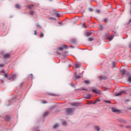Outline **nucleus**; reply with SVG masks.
<instances>
[{"label":"nucleus","mask_w":131,"mask_h":131,"mask_svg":"<svg viewBox=\"0 0 131 131\" xmlns=\"http://www.w3.org/2000/svg\"><path fill=\"white\" fill-rule=\"evenodd\" d=\"M100 11L99 10H97V11H96V13H97L98 14H99V13H100Z\"/></svg>","instance_id":"33"},{"label":"nucleus","mask_w":131,"mask_h":131,"mask_svg":"<svg viewBox=\"0 0 131 131\" xmlns=\"http://www.w3.org/2000/svg\"><path fill=\"white\" fill-rule=\"evenodd\" d=\"M128 82H131V76L129 77L128 79Z\"/></svg>","instance_id":"26"},{"label":"nucleus","mask_w":131,"mask_h":131,"mask_svg":"<svg viewBox=\"0 0 131 131\" xmlns=\"http://www.w3.org/2000/svg\"><path fill=\"white\" fill-rule=\"evenodd\" d=\"M127 110H131V107H127Z\"/></svg>","instance_id":"40"},{"label":"nucleus","mask_w":131,"mask_h":131,"mask_svg":"<svg viewBox=\"0 0 131 131\" xmlns=\"http://www.w3.org/2000/svg\"><path fill=\"white\" fill-rule=\"evenodd\" d=\"M71 67V65H70L69 67V68H70Z\"/></svg>","instance_id":"48"},{"label":"nucleus","mask_w":131,"mask_h":131,"mask_svg":"<svg viewBox=\"0 0 131 131\" xmlns=\"http://www.w3.org/2000/svg\"><path fill=\"white\" fill-rule=\"evenodd\" d=\"M30 14L31 15H33V14H34V12L33 11H31V12H30Z\"/></svg>","instance_id":"32"},{"label":"nucleus","mask_w":131,"mask_h":131,"mask_svg":"<svg viewBox=\"0 0 131 131\" xmlns=\"http://www.w3.org/2000/svg\"><path fill=\"white\" fill-rule=\"evenodd\" d=\"M92 35V32H87L86 33V36H91Z\"/></svg>","instance_id":"12"},{"label":"nucleus","mask_w":131,"mask_h":131,"mask_svg":"<svg viewBox=\"0 0 131 131\" xmlns=\"http://www.w3.org/2000/svg\"><path fill=\"white\" fill-rule=\"evenodd\" d=\"M5 66L4 64H0V67H4Z\"/></svg>","instance_id":"35"},{"label":"nucleus","mask_w":131,"mask_h":131,"mask_svg":"<svg viewBox=\"0 0 131 131\" xmlns=\"http://www.w3.org/2000/svg\"><path fill=\"white\" fill-rule=\"evenodd\" d=\"M0 56H1V58H2L3 60H8V59L11 58V53H7L5 51H1L0 52Z\"/></svg>","instance_id":"1"},{"label":"nucleus","mask_w":131,"mask_h":131,"mask_svg":"<svg viewBox=\"0 0 131 131\" xmlns=\"http://www.w3.org/2000/svg\"><path fill=\"white\" fill-rule=\"evenodd\" d=\"M10 119H11V117L10 116H6L5 117V120L6 121H9Z\"/></svg>","instance_id":"7"},{"label":"nucleus","mask_w":131,"mask_h":131,"mask_svg":"<svg viewBox=\"0 0 131 131\" xmlns=\"http://www.w3.org/2000/svg\"><path fill=\"white\" fill-rule=\"evenodd\" d=\"M130 22H131V19H130V20H129V23H130Z\"/></svg>","instance_id":"46"},{"label":"nucleus","mask_w":131,"mask_h":131,"mask_svg":"<svg viewBox=\"0 0 131 131\" xmlns=\"http://www.w3.org/2000/svg\"><path fill=\"white\" fill-rule=\"evenodd\" d=\"M42 104H47L48 102L46 100H42Z\"/></svg>","instance_id":"27"},{"label":"nucleus","mask_w":131,"mask_h":131,"mask_svg":"<svg viewBox=\"0 0 131 131\" xmlns=\"http://www.w3.org/2000/svg\"><path fill=\"white\" fill-rule=\"evenodd\" d=\"M82 26L84 27V28H86V27L85 26V23H83Z\"/></svg>","instance_id":"29"},{"label":"nucleus","mask_w":131,"mask_h":131,"mask_svg":"<svg viewBox=\"0 0 131 131\" xmlns=\"http://www.w3.org/2000/svg\"><path fill=\"white\" fill-rule=\"evenodd\" d=\"M59 126V125L58 124H56L53 126V128H57Z\"/></svg>","instance_id":"18"},{"label":"nucleus","mask_w":131,"mask_h":131,"mask_svg":"<svg viewBox=\"0 0 131 131\" xmlns=\"http://www.w3.org/2000/svg\"><path fill=\"white\" fill-rule=\"evenodd\" d=\"M71 105L72 106H78V103H72Z\"/></svg>","instance_id":"20"},{"label":"nucleus","mask_w":131,"mask_h":131,"mask_svg":"<svg viewBox=\"0 0 131 131\" xmlns=\"http://www.w3.org/2000/svg\"><path fill=\"white\" fill-rule=\"evenodd\" d=\"M64 49H68V46L66 45H63L62 47H59L58 48V51H63Z\"/></svg>","instance_id":"3"},{"label":"nucleus","mask_w":131,"mask_h":131,"mask_svg":"<svg viewBox=\"0 0 131 131\" xmlns=\"http://www.w3.org/2000/svg\"><path fill=\"white\" fill-rule=\"evenodd\" d=\"M80 75H82V74H80Z\"/></svg>","instance_id":"50"},{"label":"nucleus","mask_w":131,"mask_h":131,"mask_svg":"<svg viewBox=\"0 0 131 131\" xmlns=\"http://www.w3.org/2000/svg\"><path fill=\"white\" fill-rule=\"evenodd\" d=\"M48 18L49 20H55V18L52 17H48Z\"/></svg>","instance_id":"21"},{"label":"nucleus","mask_w":131,"mask_h":131,"mask_svg":"<svg viewBox=\"0 0 131 131\" xmlns=\"http://www.w3.org/2000/svg\"><path fill=\"white\" fill-rule=\"evenodd\" d=\"M49 2H53V0H49Z\"/></svg>","instance_id":"45"},{"label":"nucleus","mask_w":131,"mask_h":131,"mask_svg":"<svg viewBox=\"0 0 131 131\" xmlns=\"http://www.w3.org/2000/svg\"><path fill=\"white\" fill-rule=\"evenodd\" d=\"M108 39H110V40H112V39H113V37L109 38Z\"/></svg>","instance_id":"37"},{"label":"nucleus","mask_w":131,"mask_h":131,"mask_svg":"<svg viewBox=\"0 0 131 131\" xmlns=\"http://www.w3.org/2000/svg\"><path fill=\"white\" fill-rule=\"evenodd\" d=\"M95 129H96V130H97V131L100 130V127H98V126H95Z\"/></svg>","instance_id":"23"},{"label":"nucleus","mask_w":131,"mask_h":131,"mask_svg":"<svg viewBox=\"0 0 131 131\" xmlns=\"http://www.w3.org/2000/svg\"><path fill=\"white\" fill-rule=\"evenodd\" d=\"M92 92H94V94H99V90H96L95 89H93Z\"/></svg>","instance_id":"9"},{"label":"nucleus","mask_w":131,"mask_h":131,"mask_svg":"<svg viewBox=\"0 0 131 131\" xmlns=\"http://www.w3.org/2000/svg\"><path fill=\"white\" fill-rule=\"evenodd\" d=\"M116 63H115V62H113L112 63V66L113 67H115L116 66Z\"/></svg>","instance_id":"24"},{"label":"nucleus","mask_w":131,"mask_h":131,"mask_svg":"<svg viewBox=\"0 0 131 131\" xmlns=\"http://www.w3.org/2000/svg\"><path fill=\"white\" fill-rule=\"evenodd\" d=\"M80 66H81V63H77L75 65L76 68H79V67H80Z\"/></svg>","instance_id":"11"},{"label":"nucleus","mask_w":131,"mask_h":131,"mask_svg":"<svg viewBox=\"0 0 131 131\" xmlns=\"http://www.w3.org/2000/svg\"><path fill=\"white\" fill-rule=\"evenodd\" d=\"M43 36H44L43 33H41V34H40V37H43Z\"/></svg>","instance_id":"30"},{"label":"nucleus","mask_w":131,"mask_h":131,"mask_svg":"<svg viewBox=\"0 0 131 131\" xmlns=\"http://www.w3.org/2000/svg\"><path fill=\"white\" fill-rule=\"evenodd\" d=\"M103 21H104V22H105V23H108V18H104L103 19Z\"/></svg>","instance_id":"19"},{"label":"nucleus","mask_w":131,"mask_h":131,"mask_svg":"<svg viewBox=\"0 0 131 131\" xmlns=\"http://www.w3.org/2000/svg\"><path fill=\"white\" fill-rule=\"evenodd\" d=\"M107 79V77L106 76L99 77V79H100V80H104V79Z\"/></svg>","instance_id":"8"},{"label":"nucleus","mask_w":131,"mask_h":131,"mask_svg":"<svg viewBox=\"0 0 131 131\" xmlns=\"http://www.w3.org/2000/svg\"><path fill=\"white\" fill-rule=\"evenodd\" d=\"M129 48H131V43L129 44Z\"/></svg>","instance_id":"47"},{"label":"nucleus","mask_w":131,"mask_h":131,"mask_svg":"<svg viewBox=\"0 0 131 131\" xmlns=\"http://www.w3.org/2000/svg\"><path fill=\"white\" fill-rule=\"evenodd\" d=\"M104 102H105V103H107L108 104L111 103V101H110L105 100Z\"/></svg>","instance_id":"25"},{"label":"nucleus","mask_w":131,"mask_h":131,"mask_svg":"<svg viewBox=\"0 0 131 131\" xmlns=\"http://www.w3.org/2000/svg\"><path fill=\"white\" fill-rule=\"evenodd\" d=\"M83 91H88V89H83Z\"/></svg>","instance_id":"42"},{"label":"nucleus","mask_w":131,"mask_h":131,"mask_svg":"<svg viewBox=\"0 0 131 131\" xmlns=\"http://www.w3.org/2000/svg\"><path fill=\"white\" fill-rule=\"evenodd\" d=\"M77 72L75 74V80H76V79H78L81 77V76H77Z\"/></svg>","instance_id":"5"},{"label":"nucleus","mask_w":131,"mask_h":131,"mask_svg":"<svg viewBox=\"0 0 131 131\" xmlns=\"http://www.w3.org/2000/svg\"><path fill=\"white\" fill-rule=\"evenodd\" d=\"M92 97V95L91 94H88L85 96V99H90Z\"/></svg>","instance_id":"13"},{"label":"nucleus","mask_w":131,"mask_h":131,"mask_svg":"<svg viewBox=\"0 0 131 131\" xmlns=\"http://www.w3.org/2000/svg\"><path fill=\"white\" fill-rule=\"evenodd\" d=\"M100 100L99 98H97L96 100V102H100Z\"/></svg>","instance_id":"38"},{"label":"nucleus","mask_w":131,"mask_h":131,"mask_svg":"<svg viewBox=\"0 0 131 131\" xmlns=\"http://www.w3.org/2000/svg\"><path fill=\"white\" fill-rule=\"evenodd\" d=\"M29 9H32L33 8V5L29 6Z\"/></svg>","instance_id":"28"},{"label":"nucleus","mask_w":131,"mask_h":131,"mask_svg":"<svg viewBox=\"0 0 131 131\" xmlns=\"http://www.w3.org/2000/svg\"><path fill=\"white\" fill-rule=\"evenodd\" d=\"M66 124H67L66 122H62L63 125H66Z\"/></svg>","instance_id":"34"},{"label":"nucleus","mask_w":131,"mask_h":131,"mask_svg":"<svg viewBox=\"0 0 131 131\" xmlns=\"http://www.w3.org/2000/svg\"><path fill=\"white\" fill-rule=\"evenodd\" d=\"M59 24H61V23H58Z\"/></svg>","instance_id":"49"},{"label":"nucleus","mask_w":131,"mask_h":131,"mask_svg":"<svg viewBox=\"0 0 131 131\" xmlns=\"http://www.w3.org/2000/svg\"><path fill=\"white\" fill-rule=\"evenodd\" d=\"M93 40H94V38H93V37H90L88 38L89 41H93Z\"/></svg>","instance_id":"17"},{"label":"nucleus","mask_w":131,"mask_h":131,"mask_svg":"<svg viewBox=\"0 0 131 131\" xmlns=\"http://www.w3.org/2000/svg\"><path fill=\"white\" fill-rule=\"evenodd\" d=\"M66 111L68 114H71L74 111V108H68L66 110Z\"/></svg>","instance_id":"2"},{"label":"nucleus","mask_w":131,"mask_h":131,"mask_svg":"<svg viewBox=\"0 0 131 131\" xmlns=\"http://www.w3.org/2000/svg\"><path fill=\"white\" fill-rule=\"evenodd\" d=\"M89 10L90 11V12H93V8H89Z\"/></svg>","instance_id":"31"},{"label":"nucleus","mask_w":131,"mask_h":131,"mask_svg":"<svg viewBox=\"0 0 131 131\" xmlns=\"http://www.w3.org/2000/svg\"><path fill=\"white\" fill-rule=\"evenodd\" d=\"M111 110L113 112H118V110H116V108H114V107H112L111 108Z\"/></svg>","instance_id":"10"},{"label":"nucleus","mask_w":131,"mask_h":131,"mask_svg":"<svg viewBox=\"0 0 131 131\" xmlns=\"http://www.w3.org/2000/svg\"><path fill=\"white\" fill-rule=\"evenodd\" d=\"M5 77H8V75L7 74H5Z\"/></svg>","instance_id":"43"},{"label":"nucleus","mask_w":131,"mask_h":131,"mask_svg":"<svg viewBox=\"0 0 131 131\" xmlns=\"http://www.w3.org/2000/svg\"><path fill=\"white\" fill-rule=\"evenodd\" d=\"M122 94H125V92L124 91H122L116 94V97H117L118 96H121Z\"/></svg>","instance_id":"4"},{"label":"nucleus","mask_w":131,"mask_h":131,"mask_svg":"<svg viewBox=\"0 0 131 131\" xmlns=\"http://www.w3.org/2000/svg\"><path fill=\"white\" fill-rule=\"evenodd\" d=\"M15 8H16V9H20V8H21V7L20 6V5L19 4H16L15 5Z\"/></svg>","instance_id":"16"},{"label":"nucleus","mask_w":131,"mask_h":131,"mask_svg":"<svg viewBox=\"0 0 131 131\" xmlns=\"http://www.w3.org/2000/svg\"><path fill=\"white\" fill-rule=\"evenodd\" d=\"M84 82V83H85V84H90V82L89 80H85Z\"/></svg>","instance_id":"15"},{"label":"nucleus","mask_w":131,"mask_h":131,"mask_svg":"<svg viewBox=\"0 0 131 131\" xmlns=\"http://www.w3.org/2000/svg\"><path fill=\"white\" fill-rule=\"evenodd\" d=\"M56 17H57L58 18H59V17H60V15L57 14V15H56Z\"/></svg>","instance_id":"39"},{"label":"nucleus","mask_w":131,"mask_h":131,"mask_svg":"<svg viewBox=\"0 0 131 131\" xmlns=\"http://www.w3.org/2000/svg\"><path fill=\"white\" fill-rule=\"evenodd\" d=\"M48 115H49V112H46V113L44 114L43 116H44V117H46V116H47Z\"/></svg>","instance_id":"22"},{"label":"nucleus","mask_w":131,"mask_h":131,"mask_svg":"<svg viewBox=\"0 0 131 131\" xmlns=\"http://www.w3.org/2000/svg\"><path fill=\"white\" fill-rule=\"evenodd\" d=\"M34 34L35 35H36V30L34 31Z\"/></svg>","instance_id":"41"},{"label":"nucleus","mask_w":131,"mask_h":131,"mask_svg":"<svg viewBox=\"0 0 131 131\" xmlns=\"http://www.w3.org/2000/svg\"><path fill=\"white\" fill-rule=\"evenodd\" d=\"M120 72L121 74H123V75L125 74L126 71L124 69H121Z\"/></svg>","instance_id":"6"},{"label":"nucleus","mask_w":131,"mask_h":131,"mask_svg":"<svg viewBox=\"0 0 131 131\" xmlns=\"http://www.w3.org/2000/svg\"><path fill=\"white\" fill-rule=\"evenodd\" d=\"M14 78H16V75H13L12 76H11L9 79H12Z\"/></svg>","instance_id":"14"},{"label":"nucleus","mask_w":131,"mask_h":131,"mask_svg":"<svg viewBox=\"0 0 131 131\" xmlns=\"http://www.w3.org/2000/svg\"><path fill=\"white\" fill-rule=\"evenodd\" d=\"M30 75L31 76L32 79H33V75L32 74H31Z\"/></svg>","instance_id":"36"},{"label":"nucleus","mask_w":131,"mask_h":131,"mask_svg":"<svg viewBox=\"0 0 131 131\" xmlns=\"http://www.w3.org/2000/svg\"><path fill=\"white\" fill-rule=\"evenodd\" d=\"M1 72L2 73H4L5 72V71H2Z\"/></svg>","instance_id":"44"}]
</instances>
